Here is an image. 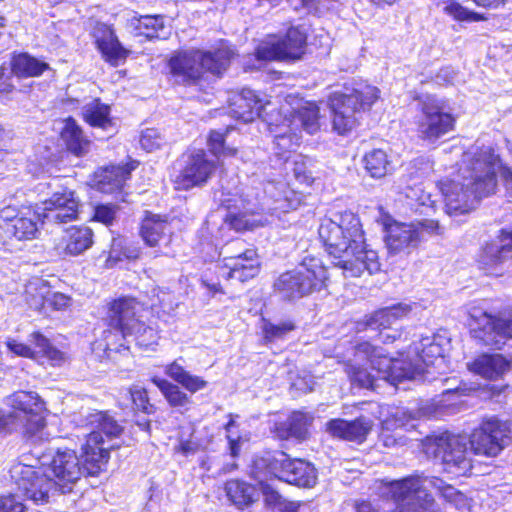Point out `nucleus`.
<instances>
[{
	"label": "nucleus",
	"mask_w": 512,
	"mask_h": 512,
	"mask_svg": "<svg viewBox=\"0 0 512 512\" xmlns=\"http://www.w3.org/2000/svg\"><path fill=\"white\" fill-rule=\"evenodd\" d=\"M500 168V159L489 146L476 143L465 151L457 175L440 183L447 213H467L482 197L493 194Z\"/></svg>",
	"instance_id": "1"
},
{
	"label": "nucleus",
	"mask_w": 512,
	"mask_h": 512,
	"mask_svg": "<svg viewBox=\"0 0 512 512\" xmlns=\"http://www.w3.org/2000/svg\"><path fill=\"white\" fill-rule=\"evenodd\" d=\"M318 233L326 251L335 260L334 266L340 268L345 277L380 270L378 254L367 247L360 220L353 212H335L323 218Z\"/></svg>",
	"instance_id": "2"
},
{
	"label": "nucleus",
	"mask_w": 512,
	"mask_h": 512,
	"mask_svg": "<svg viewBox=\"0 0 512 512\" xmlns=\"http://www.w3.org/2000/svg\"><path fill=\"white\" fill-rule=\"evenodd\" d=\"M263 193V201H260L258 195L253 196L250 190L244 192L236 188L232 192L223 188L215 193V198L227 209L226 221L237 231L264 225L262 219L256 217L259 211L267 210L271 214L286 213L297 209L301 203L300 195L290 189L284 181H267Z\"/></svg>",
	"instance_id": "3"
},
{
	"label": "nucleus",
	"mask_w": 512,
	"mask_h": 512,
	"mask_svg": "<svg viewBox=\"0 0 512 512\" xmlns=\"http://www.w3.org/2000/svg\"><path fill=\"white\" fill-rule=\"evenodd\" d=\"M376 484L379 495L396 504V512H442L430 488L461 512L469 506L464 494L436 477L410 475L399 480H380Z\"/></svg>",
	"instance_id": "4"
},
{
	"label": "nucleus",
	"mask_w": 512,
	"mask_h": 512,
	"mask_svg": "<svg viewBox=\"0 0 512 512\" xmlns=\"http://www.w3.org/2000/svg\"><path fill=\"white\" fill-rule=\"evenodd\" d=\"M280 119L271 116L265 119L274 136V154L286 162L292 150L299 145L302 130L314 134L320 128L319 107L315 102L289 96L278 113Z\"/></svg>",
	"instance_id": "5"
},
{
	"label": "nucleus",
	"mask_w": 512,
	"mask_h": 512,
	"mask_svg": "<svg viewBox=\"0 0 512 512\" xmlns=\"http://www.w3.org/2000/svg\"><path fill=\"white\" fill-rule=\"evenodd\" d=\"M250 475L253 479H278L299 487H312L317 472L312 464L301 459H291L284 452H265L253 459Z\"/></svg>",
	"instance_id": "6"
},
{
	"label": "nucleus",
	"mask_w": 512,
	"mask_h": 512,
	"mask_svg": "<svg viewBox=\"0 0 512 512\" xmlns=\"http://www.w3.org/2000/svg\"><path fill=\"white\" fill-rule=\"evenodd\" d=\"M234 51L222 44L214 53L200 50L180 52L169 61L171 74L177 81L187 83L198 80L204 71L221 74L227 69Z\"/></svg>",
	"instance_id": "7"
},
{
	"label": "nucleus",
	"mask_w": 512,
	"mask_h": 512,
	"mask_svg": "<svg viewBox=\"0 0 512 512\" xmlns=\"http://www.w3.org/2000/svg\"><path fill=\"white\" fill-rule=\"evenodd\" d=\"M377 87L367 83H357L349 92H334L329 97L333 114V128L339 134L351 131L358 122V114L366 111L379 99Z\"/></svg>",
	"instance_id": "8"
},
{
	"label": "nucleus",
	"mask_w": 512,
	"mask_h": 512,
	"mask_svg": "<svg viewBox=\"0 0 512 512\" xmlns=\"http://www.w3.org/2000/svg\"><path fill=\"white\" fill-rule=\"evenodd\" d=\"M327 278L321 260L306 257L295 269L282 273L275 280L273 289L284 300H296L323 288Z\"/></svg>",
	"instance_id": "9"
},
{
	"label": "nucleus",
	"mask_w": 512,
	"mask_h": 512,
	"mask_svg": "<svg viewBox=\"0 0 512 512\" xmlns=\"http://www.w3.org/2000/svg\"><path fill=\"white\" fill-rule=\"evenodd\" d=\"M143 311V305L136 299L123 297L110 304L106 320L122 338L134 336L138 346L148 348L156 344L158 337L153 328L142 322Z\"/></svg>",
	"instance_id": "10"
},
{
	"label": "nucleus",
	"mask_w": 512,
	"mask_h": 512,
	"mask_svg": "<svg viewBox=\"0 0 512 512\" xmlns=\"http://www.w3.org/2000/svg\"><path fill=\"white\" fill-rule=\"evenodd\" d=\"M442 354L443 349L434 338L423 337L410 348L407 359L383 358L385 368L379 369L380 375L392 380L416 379Z\"/></svg>",
	"instance_id": "11"
},
{
	"label": "nucleus",
	"mask_w": 512,
	"mask_h": 512,
	"mask_svg": "<svg viewBox=\"0 0 512 512\" xmlns=\"http://www.w3.org/2000/svg\"><path fill=\"white\" fill-rule=\"evenodd\" d=\"M87 421L92 429L84 444L88 455L92 457L88 458V467L92 472H100L110 458V450L119 447L113 441L122 434L123 428L105 412L91 413Z\"/></svg>",
	"instance_id": "12"
},
{
	"label": "nucleus",
	"mask_w": 512,
	"mask_h": 512,
	"mask_svg": "<svg viewBox=\"0 0 512 512\" xmlns=\"http://www.w3.org/2000/svg\"><path fill=\"white\" fill-rule=\"evenodd\" d=\"M92 458L87 453L86 447H82L81 458L72 449H58L53 455H44L40 463L45 466L47 471L56 483L61 493L72 491L73 486L84 476H95L100 472H92L89 469V459Z\"/></svg>",
	"instance_id": "13"
},
{
	"label": "nucleus",
	"mask_w": 512,
	"mask_h": 512,
	"mask_svg": "<svg viewBox=\"0 0 512 512\" xmlns=\"http://www.w3.org/2000/svg\"><path fill=\"white\" fill-rule=\"evenodd\" d=\"M467 445L465 437L445 432L428 437L424 448L426 454L441 461L444 471L454 476H464L472 469V452Z\"/></svg>",
	"instance_id": "14"
},
{
	"label": "nucleus",
	"mask_w": 512,
	"mask_h": 512,
	"mask_svg": "<svg viewBox=\"0 0 512 512\" xmlns=\"http://www.w3.org/2000/svg\"><path fill=\"white\" fill-rule=\"evenodd\" d=\"M383 358H389L384 350L369 342L359 343L355 347L354 359L346 365V372L353 384L361 388L374 389L378 379L396 384L401 380H392L380 375V368H385Z\"/></svg>",
	"instance_id": "15"
},
{
	"label": "nucleus",
	"mask_w": 512,
	"mask_h": 512,
	"mask_svg": "<svg viewBox=\"0 0 512 512\" xmlns=\"http://www.w3.org/2000/svg\"><path fill=\"white\" fill-rule=\"evenodd\" d=\"M11 411L7 414L11 423L21 427L29 437L42 440L45 427V403L37 393L17 391L7 397Z\"/></svg>",
	"instance_id": "16"
},
{
	"label": "nucleus",
	"mask_w": 512,
	"mask_h": 512,
	"mask_svg": "<svg viewBox=\"0 0 512 512\" xmlns=\"http://www.w3.org/2000/svg\"><path fill=\"white\" fill-rule=\"evenodd\" d=\"M11 479L18 491L36 505H43L59 491L51 475L43 466L17 463L10 469Z\"/></svg>",
	"instance_id": "17"
},
{
	"label": "nucleus",
	"mask_w": 512,
	"mask_h": 512,
	"mask_svg": "<svg viewBox=\"0 0 512 512\" xmlns=\"http://www.w3.org/2000/svg\"><path fill=\"white\" fill-rule=\"evenodd\" d=\"M420 105L416 126L418 136L422 140L435 143L454 130L456 119L452 113L445 110L443 101L427 96L421 100Z\"/></svg>",
	"instance_id": "18"
},
{
	"label": "nucleus",
	"mask_w": 512,
	"mask_h": 512,
	"mask_svg": "<svg viewBox=\"0 0 512 512\" xmlns=\"http://www.w3.org/2000/svg\"><path fill=\"white\" fill-rule=\"evenodd\" d=\"M512 441L510 423L496 417L484 420L467 440L475 455L497 456Z\"/></svg>",
	"instance_id": "19"
},
{
	"label": "nucleus",
	"mask_w": 512,
	"mask_h": 512,
	"mask_svg": "<svg viewBox=\"0 0 512 512\" xmlns=\"http://www.w3.org/2000/svg\"><path fill=\"white\" fill-rule=\"evenodd\" d=\"M439 229V224L435 220L394 222L387 226L386 245L391 254L409 253L411 249L418 246L424 233L438 234Z\"/></svg>",
	"instance_id": "20"
},
{
	"label": "nucleus",
	"mask_w": 512,
	"mask_h": 512,
	"mask_svg": "<svg viewBox=\"0 0 512 512\" xmlns=\"http://www.w3.org/2000/svg\"><path fill=\"white\" fill-rule=\"evenodd\" d=\"M471 334L486 346L501 349L507 339H512V318H495L481 309L470 312Z\"/></svg>",
	"instance_id": "21"
},
{
	"label": "nucleus",
	"mask_w": 512,
	"mask_h": 512,
	"mask_svg": "<svg viewBox=\"0 0 512 512\" xmlns=\"http://www.w3.org/2000/svg\"><path fill=\"white\" fill-rule=\"evenodd\" d=\"M244 241L234 240L222 247L220 256H223L224 266L228 269L227 278L240 282L247 281L259 273V261L254 249H240L233 254V248H242Z\"/></svg>",
	"instance_id": "22"
},
{
	"label": "nucleus",
	"mask_w": 512,
	"mask_h": 512,
	"mask_svg": "<svg viewBox=\"0 0 512 512\" xmlns=\"http://www.w3.org/2000/svg\"><path fill=\"white\" fill-rule=\"evenodd\" d=\"M216 169L214 161L204 150H195L186 155L184 166L174 178L175 189L189 190L205 184Z\"/></svg>",
	"instance_id": "23"
},
{
	"label": "nucleus",
	"mask_w": 512,
	"mask_h": 512,
	"mask_svg": "<svg viewBox=\"0 0 512 512\" xmlns=\"http://www.w3.org/2000/svg\"><path fill=\"white\" fill-rule=\"evenodd\" d=\"M511 258L512 230L502 229L496 239L483 247L478 263L486 274L500 276L503 274L502 265Z\"/></svg>",
	"instance_id": "24"
},
{
	"label": "nucleus",
	"mask_w": 512,
	"mask_h": 512,
	"mask_svg": "<svg viewBox=\"0 0 512 512\" xmlns=\"http://www.w3.org/2000/svg\"><path fill=\"white\" fill-rule=\"evenodd\" d=\"M271 105L270 101H264L255 91L245 88L233 96L230 114L245 123L252 122L257 117H263L265 120L272 116V110L267 112Z\"/></svg>",
	"instance_id": "25"
},
{
	"label": "nucleus",
	"mask_w": 512,
	"mask_h": 512,
	"mask_svg": "<svg viewBox=\"0 0 512 512\" xmlns=\"http://www.w3.org/2000/svg\"><path fill=\"white\" fill-rule=\"evenodd\" d=\"M43 221L66 223L74 220L78 213V201L71 190L54 193L49 199L43 202Z\"/></svg>",
	"instance_id": "26"
},
{
	"label": "nucleus",
	"mask_w": 512,
	"mask_h": 512,
	"mask_svg": "<svg viewBox=\"0 0 512 512\" xmlns=\"http://www.w3.org/2000/svg\"><path fill=\"white\" fill-rule=\"evenodd\" d=\"M372 426V421L365 417H359L354 421L332 419L326 423V430L334 437L362 443L371 431Z\"/></svg>",
	"instance_id": "27"
},
{
	"label": "nucleus",
	"mask_w": 512,
	"mask_h": 512,
	"mask_svg": "<svg viewBox=\"0 0 512 512\" xmlns=\"http://www.w3.org/2000/svg\"><path fill=\"white\" fill-rule=\"evenodd\" d=\"M468 369L482 378L497 380L510 368V363L500 354H483L468 363Z\"/></svg>",
	"instance_id": "28"
},
{
	"label": "nucleus",
	"mask_w": 512,
	"mask_h": 512,
	"mask_svg": "<svg viewBox=\"0 0 512 512\" xmlns=\"http://www.w3.org/2000/svg\"><path fill=\"white\" fill-rule=\"evenodd\" d=\"M170 233V225L166 218L156 214H146L141 225V236L147 245L155 247L160 246L162 242L167 244Z\"/></svg>",
	"instance_id": "29"
},
{
	"label": "nucleus",
	"mask_w": 512,
	"mask_h": 512,
	"mask_svg": "<svg viewBox=\"0 0 512 512\" xmlns=\"http://www.w3.org/2000/svg\"><path fill=\"white\" fill-rule=\"evenodd\" d=\"M311 418L303 412H293L286 420L275 424L274 433L282 440L303 441L308 435Z\"/></svg>",
	"instance_id": "30"
},
{
	"label": "nucleus",
	"mask_w": 512,
	"mask_h": 512,
	"mask_svg": "<svg viewBox=\"0 0 512 512\" xmlns=\"http://www.w3.org/2000/svg\"><path fill=\"white\" fill-rule=\"evenodd\" d=\"M96 43L104 59L113 66H118L127 56V51L118 41L113 30L102 25L96 34Z\"/></svg>",
	"instance_id": "31"
},
{
	"label": "nucleus",
	"mask_w": 512,
	"mask_h": 512,
	"mask_svg": "<svg viewBox=\"0 0 512 512\" xmlns=\"http://www.w3.org/2000/svg\"><path fill=\"white\" fill-rule=\"evenodd\" d=\"M134 166H111L95 173V187L103 193H114L122 189Z\"/></svg>",
	"instance_id": "32"
},
{
	"label": "nucleus",
	"mask_w": 512,
	"mask_h": 512,
	"mask_svg": "<svg viewBox=\"0 0 512 512\" xmlns=\"http://www.w3.org/2000/svg\"><path fill=\"white\" fill-rule=\"evenodd\" d=\"M62 241L65 254L78 256L92 247L94 233L87 226H71L66 229Z\"/></svg>",
	"instance_id": "33"
},
{
	"label": "nucleus",
	"mask_w": 512,
	"mask_h": 512,
	"mask_svg": "<svg viewBox=\"0 0 512 512\" xmlns=\"http://www.w3.org/2000/svg\"><path fill=\"white\" fill-rule=\"evenodd\" d=\"M11 71L18 78L39 77L50 69L48 63L28 53L15 54L11 59Z\"/></svg>",
	"instance_id": "34"
},
{
	"label": "nucleus",
	"mask_w": 512,
	"mask_h": 512,
	"mask_svg": "<svg viewBox=\"0 0 512 512\" xmlns=\"http://www.w3.org/2000/svg\"><path fill=\"white\" fill-rule=\"evenodd\" d=\"M412 307L406 303H399L391 307H385L374 312L367 319L366 325L374 330L376 329H387L395 321L408 315Z\"/></svg>",
	"instance_id": "35"
},
{
	"label": "nucleus",
	"mask_w": 512,
	"mask_h": 512,
	"mask_svg": "<svg viewBox=\"0 0 512 512\" xmlns=\"http://www.w3.org/2000/svg\"><path fill=\"white\" fill-rule=\"evenodd\" d=\"M165 373L176 383L180 384L190 393H196L207 387V381L202 377L191 374L178 360L173 361L165 368Z\"/></svg>",
	"instance_id": "36"
},
{
	"label": "nucleus",
	"mask_w": 512,
	"mask_h": 512,
	"mask_svg": "<svg viewBox=\"0 0 512 512\" xmlns=\"http://www.w3.org/2000/svg\"><path fill=\"white\" fill-rule=\"evenodd\" d=\"M84 120L93 127L107 130L113 127V121L110 117V107L102 103L99 99H92L85 104L82 109Z\"/></svg>",
	"instance_id": "37"
},
{
	"label": "nucleus",
	"mask_w": 512,
	"mask_h": 512,
	"mask_svg": "<svg viewBox=\"0 0 512 512\" xmlns=\"http://www.w3.org/2000/svg\"><path fill=\"white\" fill-rule=\"evenodd\" d=\"M40 213L27 209L21 212V216L10 224L6 230L18 240H30L36 237L38 232L36 218H40Z\"/></svg>",
	"instance_id": "38"
},
{
	"label": "nucleus",
	"mask_w": 512,
	"mask_h": 512,
	"mask_svg": "<svg viewBox=\"0 0 512 512\" xmlns=\"http://www.w3.org/2000/svg\"><path fill=\"white\" fill-rule=\"evenodd\" d=\"M61 137L68 150L76 155L85 153L89 146V140L83 135L81 128L75 120L68 118L61 132Z\"/></svg>",
	"instance_id": "39"
},
{
	"label": "nucleus",
	"mask_w": 512,
	"mask_h": 512,
	"mask_svg": "<svg viewBox=\"0 0 512 512\" xmlns=\"http://www.w3.org/2000/svg\"><path fill=\"white\" fill-rule=\"evenodd\" d=\"M365 168L373 178H382L393 171L392 162L382 149H373L364 157Z\"/></svg>",
	"instance_id": "40"
},
{
	"label": "nucleus",
	"mask_w": 512,
	"mask_h": 512,
	"mask_svg": "<svg viewBox=\"0 0 512 512\" xmlns=\"http://www.w3.org/2000/svg\"><path fill=\"white\" fill-rule=\"evenodd\" d=\"M152 382L159 388L170 406L183 408L190 405V397L179 386L158 377H153Z\"/></svg>",
	"instance_id": "41"
},
{
	"label": "nucleus",
	"mask_w": 512,
	"mask_h": 512,
	"mask_svg": "<svg viewBox=\"0 0 512 512\" xmlns=\"http://www.w3.org/2000/svg\"><path fill=\"white\" fill-rule=\"evenodd\" d=\"M130 25L136 31V35H143L147 39L159 38L160 32L164 29L163 18L160 16L134 17L130 20Z\"/></svg>",
	"instance_id": "42"
},
{
	"label": "nucleus",
	"mask_w": 512,
	"mask_h": 512,
	"mask_svg": "<svg viewBox=\"0 0 512 512\" xmlns=\"http://www.w3.org/2000/svg\"><path fill=\"white\" fill-rule=\"evenodd\" d=\"M226 493L229 499L236 505H249L257 496L254 486L238 480L226 483Z\"/></svg>",
	"instance_id": "43"
},
{
	"label": "nucleus",
	"mask_w": 512,
	"mask_h": 512,
	"mask_svg": "<svg viewBox=\"0 0 512 512\" xmlns=\"http://www.w3.org/2000/svg\"><path fill=\"white\" fill-rule=\"evenodd\" d=\"M260 486L261 492L264 497V502L267 506L272 508H278L283 512H297L298 506L293 503L286 501L279 492L269 483L270 480L260 481L255 479Z\"/></svg>",
	"instance_id": "44"
},
{
	"label": "nucleus",
	"mask_w": 512,
	"mask_h": 512,
	"mask_svg": "<svg viewBox=\"0 0 512 512\" xmlns=\"http://www.w3.org/2000/svg\"><path fill=\"white\" fill-rule=\"evenodd\" d=\"M442 7V11L459 22H479L485 20V17L477 12L471 11L461 4L444 0L438 4Z\"/></svg>",
	"instance_id": "45"
},
{
	"label": "nucleus",
	"mask_w": 512,
	"mask_h": 512,
	"mask_svg": "<svg viewBox=\"0 0 512 512\" xmlns=\"http://www.w3.org/2000/svg\"><path fill=\"white\" fill-rule=\"evenodd\" d=\"M306 32L300 27H291L281 44L285 47V51L288 52L289 58H297L300 56L303 47L306 44Z\"/></svg>",
	"instance_id": "46"
},
{
	"label": "nucleus",
	"mask_w": 512,
	"mask_h": 512,
	"mask_svg": "<svg viewBox=\"0 0 512 512\" xmlns=\"http://www.w3.org/2000/svg\"><path fill=\"white\" fill-rule=\"evenodd\" d=\"M288 52L279 40L271 39L261 43L256 50V58L258 60H284L289 58Z\"/></svg>",
	"instance_id": "47"
},
{
	"label": "nucleus",
	"mask_w": 512,
	"mask_h": 512,
	"mask_svg": "<svg viewBox=\"0 0 512 512\" xmlns=\"http://www.w3.org/2000/svg\"><path fill=\"white\" fill-rule=\"evenodd\" d=\"M229 421L225 425V430L227 433V439L229 442L230 454L233 458L237 457L240 452V448L242 443L248 441L247 436H243L239 434L238 426L235 422V417L233 414H229Z\"/></svg>",
	"instance_id": "48"
},
{
	"label": "nucleus",
	"mask_w": 512,
	"mask_h": 512,
	"mask_svg": "<svg viewBox=\"0 0 512 512\" xmlns=\"http://www.w3.org/2000/svg\"><path fill=\"white\" fill-rule=\"evenodd\" d=\"M164 142V138L157 129L147 128L141 133L140 145L148 152L158 149Z\"/></svg>",
	"instance_id": "49"
},
{
	"label": "nucleus",
	"mask_w": 512,
	"mask_h": 512,
	"mask_svg": "<svg viewBox=\"0 0 512 512\" xmlns=\"http://www.w3.org/2000/svg\"><path fill=\"white\" fill-rule=\"evenodd\" d=\"M224 134L218 131H212L208 138V146L215 156L219 155H234L236 154L235 148H228L224 146Z\"/></svg>",
	"instance_id": "50"
},
{
	"label": "nucleus",
	"mask_w": 512,
	"mask_h": 512,
	"mask_svg": "<svg viewBox=\"0 0 512 512\" xmlns=\"http://www.w3.org/2000/svg\"><path fill=\"white\" fill-rule=\"evenodd\" d=\"M294 329V325L291 322H283L278 325L272 324L270 322H266L263 325V333L265 339L271 341L274 339L284 337L288 332Z\"/></svg>",
	"instance_id": "51"
},
{
	"label": "nucleus",
	"mask_w": 512,
	"mask_h": 512,
	"mask_svg": "<svg viewBox=\"0 0 512 512\" xmlns=\"http://www.w3.org/2000/svg\"><path fill=\"white\" fill-rule=\"evenodd\" d=\"M134 405L146 414L154 412V406L149 402L147 391L144 388L134 387L130 390Z\"/></svg>",
	"instance_id": "52"
},
{
	"label": "nucleus",
	"mask_w": 512,
	"mask_h": 512,
	"mask_svg": "<svg viewBox=\"0 0 512 512\" xmlns=\"http://www.w3.org/2000/svg\"><path fill=\"white\" fill-rule=\"evenodd\" d=\"M117 207L114 205H98L94 209L93 220L106 226L112 225L116 219Z\"/></svg>",
	"instance_id": "53"
},
{
	"label": "nucleus",
	"mask_w": 512,
	"mask_h": 512,
	"mask_svg": "<svg viewBox=\"0 0 512 512\" xmlns=\"http://www.w3.org/2000/svg\"><path fill=\"white\" fill-rule=\"evenodd\" d=\"M25 509L24 504L13 495L0 498V512H25Z\"/></svg>",
	"instance_id": "54"
},
{
	"label": "nucleus",
	"mask_w": 512,
	"mask_h": 512,
	"mask_svg": "<svg viewBox=\"0 0 512 512\" xmlns=\"http://www.w3.org/2000/svg\"><path fill=\"white\" fill-rule=\"evenodd\" d=\"M20 216L21 212H19L15 207H4L0 211V227H4L6 229L10 224L15 223V220Z\"/></svg>",
	"instance_id": "55"
},
{
	"label": "nucleus",
	"mask_w": 512,
	"mask_h": 512,
	"mask_svg": "<svg viewBox=\"0 0 512 512\" xmlns=\"http://www.w3.org/2000/svg\"><path fill=\"white\" fill-rule=\"evenodd\" d=\"M433 208L434 201L431 199V195L423 190L419 195V198H417V206H413L412 209L423 214H428V211L433 210Z\"/></svg>",
	"instance_id": "56"
},
{
	"label": "nucleus",
	"mask_w": 512,
	"mask_h": 512,
	"mask_svg": "<svg viewBox=\"0 0 512 512\" xmlns=\"http://www.w3.org/2000/svg\"><path fill=\"white\" fill-rule=\"evenodd\" d=\"M8 349L18 356L34 357V352L30 346L17 342L16 340H9L7 342Z\"/></svg>",
	"instance_id": "57"
},
{
	"label": "nucleus",
	"mask_w": 512,
	"mask_h": 512,
	"mask_svg": "<svg viewBox=\"0 0 512 512\" xmlns=\"http://www.w3.org/2000/svg\"><path fill=\"white\" fill-rule=\"evenodd\" d=\"M424 188L421 185H415V186H407L404 189V195L407 199V204L413 208V206H417V198H419V195L422 193Z\"/></svg>",
	"instance_id": "58"
},
{
	"label": "nucleus",
	"mask_w": 512,
	"mask_h": 512,
	"mask_svg": "<svg viewBox=\"0 0 512 512\" xmlns=\"http://www.w3.org/2000/svg\"><path fill=\"white\" fill-rule=\"evenodd\" d=\"M47 301L57 310L64 309L70 304V298L61 293H54Z\"/></svg>",
	"instance_id": "59"
},
{
	"label": "nucleus",
	"mask_w": 512,
	"mask_h": 512,
	"mask_svg": "<svg viewBox=\"0 0 512 512\" xmlns=\"http://www.w3.org/2000/svg\"><path fill=\"white\" fill-rule=\"evenodd\" d=\"M31 342L38 349L37 353H43L50 346L48 339H46L43 335H41L38 332H34L31 335Z\"/></svg>",
	"instance_id": "60"
},
{
	"label": "nucleus",
	"mask_w": 512,
	"mask_h": 512,
	"mask_svg": "<svg viewBox=\"0 0 512 512\" xmlns=\"http://www.w3.org/2000/svg\"><path fill=\"white\" fill-rule=\"evenodd\" d=\"M175 451L184 456H189L197 451V444L192 441H181L180 444L175 447Z\"/></svg>",
	"instance_id": "61"
},
{
	"label": "nucleus",
	"mask_w": 512,
	"mask_h": 512,
	"mask_svg": "<svg viewBox=\"0 0 512 512\" xmlns=\"http://www.w3.org/2000/svg\"><path fill=\"white\" fill-rule=\"evenodd\" d=\"M53 365L59 364L63 360V354L51 345L43 353Z\"/></svg>",
	"instance_id": "62"
},
{
	"label": "nucleus",
	"mask_w": 512,
	"mask_h": 512,
	"mask_svg": "<svg viewBox=\"0 0 512 512\" xmlns=\"http://www.w3.org/2000/svg\"><path fill=\"white\" fill-rule=\"evenodd\" d=\"M477 6L487 9H497L505 5L506 0H471Z\"/></svg>",
	"instance_id": "63"
},
{
	"label": "nucleus",
	"mask_w": 512,
	"mask_h": 512,
	"mask_svg": "<svg viewBox=\"0 0 512 512\" xmlns=\"http://www.w3.org/2000/svg\"><path fill=\"white\" fill-rule=\"evenodd\" d=\"M293 385L299 390H302L304 392H309V391L313 390L315 381L313 380L312 377H309L308 380L303 379L301 381H296Z\"/></svg>",
	"instance_id": "64"
}]
</instances>
